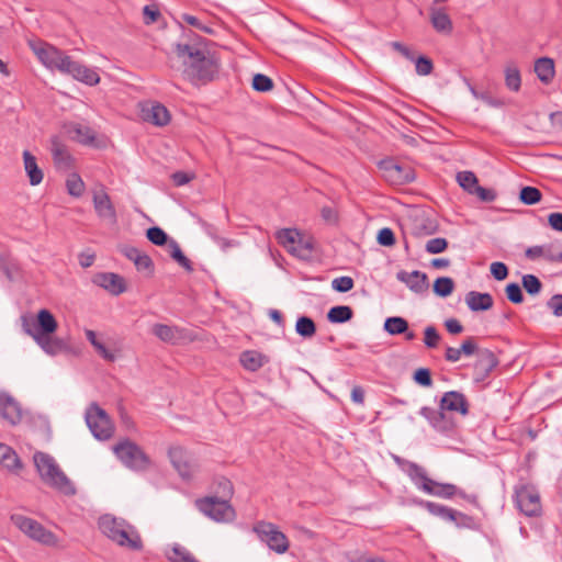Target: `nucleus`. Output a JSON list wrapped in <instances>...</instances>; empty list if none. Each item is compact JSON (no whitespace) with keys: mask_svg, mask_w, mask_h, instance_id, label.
<instances>
[{"mask_svg":"<svg viewBox=\"0 0 562 562\" xmlns=\"http://www.w3.org/2000/svg\"><path fill=\"white\" fill-rule=\"evenodd\" d=\"M177 54L183 58V76L195 86L212 81L220 69L217 60L188 44H177Z\"/></svg>","mask_w":562,"mask_h":562,"instance_id":"obj_1","label":"nucleus"},{"mask_svg":"<svg viewBox=\"0 0 562 562\" xmlns=\"http://www.w3.org/2000/svg\"><path fill=\"white\" fill-rule=\"evenodd\" d=\"M98 525L102 533L119 546L136 551L143 548L138 532L124 519L106 514L99 518Z\"/></svg>","mask_w":562,"mask_h":562,"instance_id":"obj_2","label":"nucleus"},{"mask_svg":"<svg viewBox=\"0 0 562 562\" xmlns=\"http://www.w3.org/2000/svg\"><path fill=\"white\" fill-rule=\"evenodd\" d=\"M33 460L40 476L45 483L63 492L65 495H74L76 493L75 486L59 469L52 456L37 451L34 453Z\"/></svg>","mask_w":562,"mask_h":562,"instance_id":"obj_3","label":"nucleus"},{"mask_svg":"<svg viewBox=\"0 0 562 562\" xmlns=\"http://www.w3.org/2000/svg\"><path fill=\"white\" fill-rule=\"evenodd\" d=\"M32 325L37 330V334H34V339L44 351L66 350V345L61 340L55 342V347L50 345V335L57 329V322L48 310H41L37 313V321Z\"/></svg>","mask_w":562,"mask_h":562,"instance_id":"obj_4","label":"nucleus"},{"mask_svg":"<svg viewBox=\"0 0 562 562\" xmlns=\"http://www.w3.org/2000/svg\"><path fill=\"white\" fill-rule=\"evenodd\" d=\"M113 452L126 468L134 471H144L150 464V459L145 451L130 439L117 442L113 447Z\"/></svg>","mask_w":562,"mask_h":562,"instance_id":"obj_5","label":"nucleus"},{"mask_svg":"<svg viewBox=\"0 0 562 562\" xmlns=\"http://www.w3.org/2000/svg\"><path fill=\"white\" fill-rule=\"evenodd\" d=\"M276 238L290 254L299 258H307L314 250L313 238L296 228H282L276 233Z\"/></svg>","mask_w":562,"mask_h":562,"instance_id":"obj_6","label":"nucleus"},{"mask_svg":"<svg viewBox=\"0 0 562 562\" xmlns=\"http://www.w3.org/2000/svg\"><path fill=\"white\" fill-rule=\"evenodd\" d=\"M29 44L34 55L45 68L63 74L70 57L69 55L43 41H31Z\"/></svg>","mask_w":562,"mask_h":562,"instance_id":"obj_7","label":"nucleus"},{"mask_svg":"<svg viewBox=\"0 0 562 562\" xmlns=\"http://www.w3.org/2000/svg\"><path fill=\"white\" fill-rule=\"evenodd\" d=\"M196 508L216 522H228L234 520L236 513L228 499H221L218 496H206L195 501Z\"/></svg>","mask_w":562,"mask_h":562,"instance_id":"obj_8","label":"nucleus"},{"mask_svg":"<svg viewBox=\"0 0 562 562\" xmlns=\"http://www.w3.org/2000/svg\"><path fill=\"white\" fill-rule=\"evenodd\" d=\"M11 521L29 538L42 544L55 546L57 543L56 536L35 519L20 514H13Z\"/></svg>","mask_w":562,"mask_h":562,"instance_id":"obj_9","label":"nucleus"},{"mask_svg":"<svg viewBox=\"0 0 562 562\" xmlns=\"http://www.w3.org/2000/svg\"><path fill=\"white\" fill-rule=\"evenodd\" d=\"M86 423L98 440H108L113 434V425L109 415L95 403H92L87 409Z\"/></svg>","mask_w":562,"mask_h":562,"instance_id":"obj_10","label":"nucleus"},{"mask_svg":"<svg viewBox=\"0 0 562 562\" xmlns=\"http://www.w3.org/2000/svg\"><path fill=\"white\" fill-rule=\"evenodd\" d=\"M514 502L517 508L528 517H536L541 514V501L539 491L529 484L515 487Z\"/></svg>","mask_w":562,"mask_h":562,"instance_id":"obj_11","label":"nucleus"},{"mask_svg":"<svg viewBox=\"0 0 562 562\" xmlns=\"http://www.w3.org/2000/svg\"><path fill=\"white\" fill-rule=\"evenodd\" d=\"M254 531L258 535L259 539L276 553L282 554L288 551L289 540L274 524L259 521L254 527Z\"/></svg>","mask_w":562,"mask_h":562,"instance_id":"obj_12","label":"nucleus"},{"mask_svg":"<svg viewBox=\"0 0 562 562\" xmlns=\"http://www.w3.org/2000/svg\"><path fill=\"white\" fill-rule=\"evenodd\" d=\"M383 178L392 186H404L415 180V170L408 165H401L393 159L380 161Z\"/></svg>","mask_w":562,"mask_h":562,"instance_id":"obj_13","label":"nucleus"},{"mask_svg":"<svg viewBox=\"0 0 562 562\" xmlns=\"http://www.w3.org/2000/svg\"><path fill=\"white\" fill-rule=\"evenodd\" d=\"M171 464L183 480H191L199 469L196 460L183 448L171 447L168 450Z\"/></svg>","mask_w":562,"mask_h":562,"instance_id":"obj_14","label":"nucleus"},{"mask_svg":"<svg viewBox=\"0 0 562 562\" xmlns=\"http://www.w3.org/2000/svg\"><path fill=\"white\" fill-rule=\"evenodd\" d=\"M415 486L426 494L437 496L445 499H450L457 496L459 487L452 483H440L428 477L427 472H424V477L417 482Z\"/></svg>","mask_w":562,"mask_h":562,"instance_id":"obj_15","label":"nucleus"},{"mask_svg":"<svg viewBox=\"0 0 562 562\" xmlns=\"http://www.w3.org/2000/svg\"><path fill=\"white\" fill-rule=\"evenodd\" d=\"M66 65L68 66L64 68L63 75L70 76L87 86H95L100 82V76L94 69L74 60L71 56Z\"/></svg>","mask_w":562,"mask_h":562,"instance_id":"obj_16","label":"nucleus"},{"mask_svg":"<svg viewBox=\"0 0 562 562\" xmlns=\"http://www.w3.org/2000/svg\"><path fill=\"white\" fill-rule=\"evenodd\" d=\"M92 202L94 211L100 218L106 220L112 224L116 223L117 215L115 207L103 186H101L99 190L93 191Z\"/></svg>","mask_w":562,"mask_h":562,"instance_id":"obj_17","label":"nucleus"},{"mask_svg":"<svg viewBox=\"0 0 562 562\" xmlns=\"http://www.w3.org/2000/svg\"><path fill=\"white\" fill-rule=\"evenodd\" d=\"M396 278L398 281L405 283L406 286L415 294L423 295L428 291L429 283L425 272L419 270L412 272L401 270L396 273Z\"/></svg>","mask_w":562,"mask_h":562,"instance_id":"obj_18","label":"nucleus"},{"mask_svg":"<svg viewBox=\"0 0 562 562\" xmlns=\"http://www.w3.org/2000/svg\"><path fill=\"white\" fill-rule=\"evenodd\" d=\"M441 411L456 412L465 416L469 414V402L467 397L458 391L446 392L440 400Z\"/></svg>","mask_w":562,"mask_h":562,"instance_id":"obj_19","label":"nucleus"},{"mask_svg":"<svg viewBox=\"0 0 562 562\" xmlns=\"http://www.w3.org/2000/svg\"><path fill=\"white\" fill-rule=\"evenodd\" d=\"M93 283L106 290L113 295H119L126 289L124 279L113 272H102L95 274L93 278Z\"/></svg>","mask_w":562,"mask_h":562,"instance_id":"obj_20","label":"nucleus"},{"mask_svg":"<svg viewBox=\"0 0 562 562\" xmlns=\"http://www.w3.org/2000/svg\"><path fill=\"white\" fill-rule=\"evenodd\" d=\"M0 416L11 425L19 424L22 418L19 403L4 392H0Z\"/></svg>","mask_w":562,"mask_h":562,"instance_id":"obj_21","label":"nucleus"},{"mask_svg":"<svg viewBox=\"0 0 562 562\" xmlns=\"http://www.w3.org/2000/svg\"><path fill=\"white\" fill-rule=\"evenodd\" d=\"M429 19L432 27L441 34H451L453 24L445 8L431 5Z\"/></svg>","mask_w":562,"mask_h":562,"instance_id":"obj_22","label":"nucleus"},{"mask_svg":"<svg viewBox=\"0 0 562 562\" xmlns=\"http://www.w3.org/2000/svg\"><path fill=\"white\" fill-rule=\"evenodd\" d=\"M479 358L475 360L474 375L476 381H484L490 373L498 366L499 361L495 353H477Z\"/></svg>","mask_w":562,"mask_h":562,"instance_id":"obj_23","label":"nucleus"},{"mask_svg":"<svg viewBox=\"0 0 562 562\" xmlns=\"http://www.w3.org/2000/svg\"><path fill=\"white\" fill-rule=\"evenodd\" d=\"M143 117L146 122L157 126H165L170 121L169 111L160 103H155L147 109H143Z\"/></svg>","mask_w":562,"mask_h":562,"instance_id":"obj_24","label":"nucleus"},{"mask_svg":"<svg viewBox=\"0 0 562 562\" xmlns=\"http://www.w3.org/2000/svg\"><path fill=\"white\" fill-rule=\"evenodd\" d=\"M66 132L76 142L85 145L92 144L95 139V132L88 125L80 123H70L66 126Z\"/></svg>","mask_w":562,"mask_h":562,"instance_id":"obj_25","label":"nucleus"},{"mask_svg":"<svg viewBox=\"0 0 562 562\" xmlns=\"http://www.w3.org/2000/svg\"><path fill=\"white\" fill-rule=\"evenodd\" d=\"M465 303L473 312L487 311L493 306V297L490 293L470 291L465 295Z\"/></svg>","mask_w":562,"mask_h":562,"instance_id":"obj_26","label":"nucleus"},{"mask_svg":"<svg viewBox=\"0 0 562 562\" xmlns=\"http://www.w3.org/2000/svg\"><path fill=\"white\" fill-rule=\"evenodd\" d=\"M23 162L25 172L30 179L31 186H37L43 181L44 175L37 166L36 158L29 151H23Z\"/></svg>","mask_w":562,"mask_h":562,"instance_id":"obj_27","label":"nucleus"},{"mask_svg":"<svg viewBox=\"0 0 562 562\" xmlns=\"http://www.w3.org/2000/svg\"><path fill=\"white\" fill-rule=\"evenodd\" d=\"M395 463L406 473L414 485L418 484L417 482L424 477V472L426 471L422 465L405 460L398 456L393 457Z\"/></svg>","mask_w":562,"mask_h":562,"instance_id":"obj_28","label":"nucleus"},{"mask_svg":"<svg viewBox=\"0 0 562 562\" xmlns=\"http://www.w3.org/2000/svg\"><path fill=\"white\" fill-rule=\"evenodd\" d=\"M417 504L425 508L432 516L439 517L442 520L451 521L454 519V509L451 507L424 499L418 501Z\"/></svg>","mask_w":562,"mask_h":562,"instance_id":"obj_29","label":"nucleus"},{"mask_svg":"<svg viewBox=\"0 0 562 562\" xmlns=\"http://www.w3.org/2000/svg\"><path fill=\"white\" fill-rule=\"evenodd\" d=\"M419 414L426 418L429 424L437 430L443 431L446 429V415L445 411L435 409L432 407L424 406L420 408Z\"/></svg>","mask_w":562,"mask_h":562,"instance_id":"obj_30","label":"nucleus"},{"mask_svg":"<svg viewBox=\"0 0 562 562\" xmlns=\"http://www.w3.org/2000/svg\"><path fill=\"white\" fill-rule=\"evenodd\" d=\"M535 71L539 80L549 83L554 77V63L549 57H541L535 63Z\"/></svg>","mask_w":562,"mask_h":562,"instance_id":"obj_31","label":"nucleus"},{"mask_svg":"<svg viewBox=\"0 0 562 562\" xmlns=\"http://www.w3.org/2000/svg\"><path fill=\"white\" fill-rule=\"evenodd\" d=\"M0 464L10 471H15L22 468L21 460L16 452L4 443H0Z\"/></svg>","mask_w":562,"mask_h":562,"instance_id":"obj_32","label":"nucleus"},{"mask_svg":"<svg viewBox=\"0 0 562 562\" xmlns=\"http://www.w3.org/2000/svg\"><path fill=\"white\" fill-rule=\"evenodd\" d=\"M52 155L56 166L68 168L71 165V157L66 147L59 142L57 137L52 138Z\"/></svg>","mask_w":562,"mask_h":562,"instance_id":"obj_33","label":"nucleus"},{"mask_svg":"<svg viewBox=\"0 0 562 562\" xmlns=\"http://www.w3.org/2000/svg\"><path fill=\"white\" fill-rule=\"evenodd\" d=\"M268 361L266 353H239L240 364L250 372L259 370Z\"/></svg>","mask_w":562,"mask_h":562,"instance_id":"obj_34","label":"nucleus"},{"mask_svg":"<svg viewBox=\"0 0 562 562\" xmlns=\"http://www.w3.org/2000/svg\"><path fill=\"white\" fill-rule=\"evenodd\" d=\"M124 255L135 263L138 270H149L153 268L150 257L135 247H126Z\"/></svg>","mask_w":562,"mask_h":562,"instance_id":"obj_35","label":"nucleus"},{"mask_svg":"<svg viewBox=\"0 0 562 562\" xmlns=\"http://www.w3.org/2000/svg\"><path fill=\"white\" fill-rule=\"evenodd\" d=\"M167 249L170 257L176 260L183 269H186L188 272L193 271L191 261L183 255L180 245L175 239L171 238L169 240Z\"/></svg>","mask_w":562,"mask_h":562,"instance_id":"obj_36","label":"nucleus"},{"mask_svg":"<svg viewBox=\"0 0 562 562\" xmlns=\"http://www.w3.org/2000/svg\"><path fill=\"white\" fill-rule=\"evenodd\" d=\"M353 312L350 306L338 305L328 311L327 318L330 323L340 324L352 318Z\"/></svg>","mask_w":562,"mask_h":562,"instance_id":"obj_37","label":"nucleus"},{"mask_svg":"<svg viewBox=\"0 0 562 562\" xmlns=\"http://www.w3.org/2000/svg\"><path fill=\"white\" fill-rule=\"evenodd\" d=\"M454 519L451 520L457 528L480 530L481 524L472 516L454 509Z\"/></svg>","mask_w":562,"mask_h":562,"instance_id":"obj_38","label":"nucleus"},{"mask_svg":"<svg viewBox=\"0 0 562 562\" xmlns=\"http://www.w3.org/2000/svg\"><path fill=\"white\" fill-rule=\"evenodd\" d=\"M434 293L440 297L449 296L454 289V281L450 277H439L435 280Z\"/></svg>","mask_w":562,"mask_h":562,"instance_id":"obj_39","label":"nucleus"},{"mask_svg":"<svg viewBox=\"0 0 562 562\" xmlns=\"http://www.w3.org/2000/svg\"><path fill=\"white\" fill-rule=\"evenodd\" d=\"M438 225L427 217H417L414 224V233L417 236H428L437 232Z\"/></svg>","mask_w":562,"mask_h":562,"instance_id":"obj_40","label":"nucleus"},{"mask_svg":"<svg viewBox=\"0 0 562 562\" xmlns=\"http://www.w3.org/2000/svg\"><path fill=\"white\" fill-rule=\"evenodd\" d=\"M408 327L407 322L403 317H389L385 319L384 329L391 335H398L406 333Z\"/></svg>","mask_w":562,"mask_h":562,"instance_id":"obj_41","label":"nucleus"},{"mask_svg":"<svg viewBox=\"0 0 562 562\" xmlns=\"http://www.w3.org/2000/svg\"><path fill=\"white\" fill-rule=\"evenodd\" d=\"M505 83H506V87L512 91L517 92L520 89L521 77H520V71L517 67H515V66L506 67Z\"/></svg>","mask_w":562,"mask_h":562,"instance_id":"obj_42","label":"nucleus"},{"mask_svg":"<svg viewBox=\"0 0 562 562\" xmlns=\"http://www.w3.org/2000/svg\"><path fill=\"white\" fill-rule=\"evenodd\" d=\"M295 330L300 336L304 338H310L316 331L315 323L312 318L307 316H301L296 321Z\"/></svg>","mask_w":562,"mask_h":562,"instance_id":"obj_43","label":"nucleus"},{"mask_svg":"<svg viewBox=\"0 0 562 562\" xmlns=\"http://www.w3.org/2000/svg\"><path fill=\"white\" fill-rule=\"evenodd\" d=\"M457 181L461 188L468 191L470 194L473 193L474 189L479 186L477 178L472 171H460L457 175Z\"/></svg>","mask_w":562,"mask_h":562,"instance_id":"obj_44","label":"nucleus"},{"mask_svg":"<svg viewBox=\"0 0 562 562\" xmlns=\"http://www.w3.org/2000/svg\"><path fill=\"white\" fill-rule=\"evenodd\" d=\"M542 194L539 189L526 186L521 188L519 200L526 205H533L541 201Z\"/></svg>","mask_w":562,"mask_h":562,"instance_id":"obj_45","label":"nucleus"},{"mask_svg":"<svg viewBox=\"0 0 562 562\" xmlns=\"http://www.w3.org/2000/svg\"><path fill=\"white\" fill-rule=\"evenodd\" d=\"M214 486L215 493L218 495L221 499H228L233 495V484L228 479L224 476L215 479Z\"/></svg>","mask_w":562,"mask_h":562,"instance_id":"obj_46","label":"nucleus"},{"mask_svg":"<svg viewBox=\"0 0 562 562\" xmlns=\"http://www.w3.org/2000/svg\"><path fill=\"white\" fill-rule=\"evenodd\" d=\"M66 187L68 193L75 198L81 196L85 190V183L77 173H72L68 177Z\"/></svg>","mask_w":562,"mask_h":562,"instance_id":"obj_47","label":"nucleus"},{"mask_svg":"<svg viewBox=\"0 0 562 562\" xmlns=\"http://www.w3.org/2000/svg\"><path fill=\"white\" fill-rule=\"evenodd\" d=\"M146 237L150 243L157 246L167 245L169 243L168 235L158 226L149 227L146 232Z\"/></svg>","mask_w":562,"mask_h":562,"instance_id":"obj_48","label":"nucleus"},{"mask_svg":"<svg viewBox=\"0 0 562 562\" xmlns=\"http://www.w3.org/2000/svg\"><path fill=\"white\" fill-rule=\"evenodd\" d=\"M521 283L526 292L530 295H537L542 288L541 281L535 274H525Z\"/></svg>","mask_w":562,"mask_h":562,"instance_id":"obj_49","label":"nucleus"},{"mask_svg":"<svg viewBox=\"0 0 562 562\" xmlns=\"http://www.w3.org/2000/svg\"><path fill=\"white\" fill-rule=\"evenodd\" d=\"M544 258L550 262H562V244L557 241L544 245Z\"/></svg>","mask_w":562,"mask_h":562,"instance_id":"obj_50","label":"nucleus"},{"mask_svg":"<svg viewBox=\"0 0 562 562\" xmlns=\"http://www.w3.org/2000/svg\"><path fill=\"white\" fill-rule=\"evenodd\" d=\"M413 381L423 387L432 386L430 370L424 367L416 369L413 373Z\"/></svg>","mask_w":562,"mask_h":562,"instance_id":"obj_51","label":"nucleus"},{"mask_svg":"<svg viewBox=\"0 0 562 562\" xmlns=\"http://www.w3.org/2000/svg\"><path fill=\"white\" fill-rule=\"evenodd\" d=\"M175 557H168L170 562H199L186 548L180 544L172 547Z\"/></svg>","mask_w":562,"mask_h":562,"instance_id":"obj_52","label":"nucleus"},{"mask_svg":"<svg viewBox=\"0 0 562 562\" xmlns=\"http://www.w3.org/2000/svg\"><path fill=\"white\" fill-rule=\"evenodd\" d=\"M252 88L259 92H267L273 88V82L268 76L256 74L252 78Z\"/></svg>","mask_w":562,"mask_h":562,"instance_id":"obj_53","label":"nucleus"},{"mask_svg":"<svg viewBox=\"0 0 562 562\" xmlns=\"http://www.w3.org/2000/svg\"><path fill=\"white\" fill-rule=\"evenodd\" d=\"M448 247V241L443 237L429 239L426 243L425 249L428 254L435 255L445 251Z\"/></svg>","mask_w":562,"mask_h":562,"instance_id":"obj_54","label":"nucleus"},{"mask_svg":"<svg viewBox=\"0 0 562 562\" xmlns=\"http://www.w3.org/2000/svg\"><path fill=\"white\" fill-rule=\"evenodd\" d=\"M353 285H355L353 279L351 277H347V276L335 278L331 281V288L335 291L340 292V293L350 291L353 288Z\"/></svg>","mask_w":562,"mask_h":562,"instance_id":"obj_55","label":"nucleus"},{"mask_svg":"<svg viewBox=\"0 0 562 562\" xmlns=\"http://www.w3.org/2000/svg\"><path fill=\"white\" fill-rule=\"evenodd\" d=\"M440 340V335L434 326H428L425 328V337L424 344L429 349H435L438 347Z\"/></svg>","mask_w":562,"mask_h":562,"instance_id":"obj_56","label":"nucleus"},{"mask_svg":"<svg viewBox=\"0 0 562 562\" xmlns=\"http://www.w3.org/2000/svg\"><path fill=\"white\" fill-rule=\"evenodd\" d=\"M507 299L514 304H520L524 301V295L518 283H509L506 286Z\"/></svg>","mask_w":562,"mask_h":562,"instance_id":"obj_57","label":"nucleus"},{"mask_svg":"<svg viewBox=\"0 0 562 562\" xmlns=\"http://www.w3.org/2000/svg\"><path fill=\"white\" fill-rule=\"evenodd\" d=\"M416 66V72L419 76H428L431 74L434 69V65L431 59L425 56H420L417 59L414 60Z\"/></svg>","mask_w":562,"mask_h":562,"instance_id":"obj_58","label":"nucleus"},{"mask_svg":"<svg viewBox=\"0 0 562 562\" xmlns=\"http://www.w3.org/2000/svg\"><path fill=\"white\" fill-rule=\"evenodd\" d=\"M153 333L164 341H171L175 338L173 328L168 325L156 324L153 327Z\"/></svg>","mask_w":562,"mask_h":562,"instance_id":"obj_59","label":"nucleus"},{"mask_svg":"<svg viewBox=\"0 0 562 562\" xmlns=\"http://www.w3.org/2000/svg\"><path fill=\"white\" fill-rule=\"evenodd\" d=\"M376 240L381 246L391 247L395 244V236L391 228L384 227L379 231Z\"/></svg>","mask_w":562,"mask_h":562,"instance_id":"obj_60","label":"nucleus"},{"mask_svg":"<svg viewBox=\"0 0 562 562\" xmlns=\"http://www.w3.org/2000/svg\"><path fill=\"white\" fill-rule=\"evenodd\" d=\"M181 19L187 22L188 24H190L191 26H194L196 29H199L200 31L206 33V34H213V29L203 24L196 16L194 15H191V14H188V13H183L181 14Z\"/></svg>","mask_w":562,"mask_h":562,"instance_id":"obj_61","label":"nucleus"},{"mask_svg":"<svg viewBox=\"0 0 562 562\" xmlns=\"http://www.w3.org/2000/svg\"><path fill=\"white\" fill-rule=\"evenodd\" d=\"M491 273L496 280L502 281L507 278L508 269L505 263L496 261L491 265Z\"/></svg>","mask_w":562,"mask_h":562,"instance_id":"obj_62","label":"nucleus"},{"mask_svg":"<svg viewBox=\"0 0 562 562\" xmlns=\"http://www.w3.org/2000/svg\"><path fill=\"white\" fill-rule=\"evenodd\" d=\"M472 194H475L481 201L484 202H493L496 199V192L494 190L486 189L481 186H477Z\"/></svg>","mask_w":562,"mask_h":562,"instance_id":"obj_63","label":"nucleus"},{"mask_svg":"<svg viewBox=\"0 0 562 562\" xmlns=\"http://www.w3.org/2000/svg\"><path fill=\"white\" fill-rule=\"evenodd\" d=\"M548 306L552 310L555 316H562V294L553 295L549 300Z\"/></svg>","mask_w":562,"mask_h":562,"instance_id":"obj_64","label":"nucleus"}]
</instances>
